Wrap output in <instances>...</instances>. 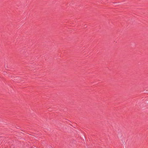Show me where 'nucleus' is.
I'll return each mask as SVG.
<instances>
[{"mask_svg":"<svg viewBox=\"0 0 148 148\" xmlns=\"http://www.w3.org/2000/svg\"><path fill=\"white\" fill-rule=\"evenodd\" d=\"M145 93H148V90H146L145 92Z\"/></svg>","mask_w":148,"mask_h":148,"instance_id":"obj_1","label":"nucleus"}]
</instances>
